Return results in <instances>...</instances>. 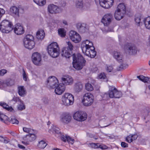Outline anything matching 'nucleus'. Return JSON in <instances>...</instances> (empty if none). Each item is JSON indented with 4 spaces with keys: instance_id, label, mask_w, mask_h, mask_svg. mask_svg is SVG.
I'll use <instances>...</instances> for the list:
<instances>
[{
    "instance_id": "obj_4",
    "label": "nucleus",
    "mask_w": 150,
    "mask_h": 150,
    "mask_svg": "<svg viewBox=\"0 0 150 150\" xmlns=\"http://www.w3.org/2000/svg\"><path fill=\"white\" fill-rule=\"evenodd\" d=\"M13 28L12 23L8 20H4L0 24V30L3 33H8Z\"/></svg>"
},
{
    "instance_id": "obj_52",
    "label": "nucleus",
    "mask_w": 150,
    "mask_h": 150,
    "mask_svg": "<svg viewBox=\"0 0 150 150\" xmlns=\"http://www.w3.org/2000/svg\"><path fill=\"white\" fill-rule=\"evenodd\" d=\"M112 55L114 56H120L121 55L120 52L114 51L112 52Z\"/></svg>"
},
{
    "instance_id": "obj_15",
    "label": "nucleus",
    "mask_w": 150,
    "mask_h": 150,
    "mask_svg": "<svg viewBox=\"0 0 150 150\" xmlns=\"http://www.w3.org/2000/svg\"><path fill=\"white\" fill-rule=\"evenodd\" d=\"M113 19V16L111 13L105 14L101 22L105 26H108L110 23Z\"/></svg>"
},
{
    "instance_id": "obj_10",
    "label": "nucleus",
    "mask_w": 150,
    "mask_h": 150,
    "mask_svg": "<svg viewBox=\"0 0 150 150\" xmlns=\"http://www.w3.org/2000/svg\"><path fill=\"white\" fill-rule=\"evenodd\" d=\"M58 81L57 79L54 76L49 77L47 81V85L48 88H54L58 84Z\"/></svg>"
},
{
    "instance_id": "obj_63",
    "label": "nucleus",
    "mask_w": 150,
    "mask_h": 150,
    "mask_svg": "<svg viewBox=\"0 0 150 150\" xmlns=\"http://www.w3.org/2000/svg\"><path fill=\"white\" fill-rule=\"evenodd\" d=\"M131 136L132 137V139L133 141L134 140H136L138 137V136L136 134H134L133 135H131Z\"/></svg>"
},
{
    "instance_id": "obj_50",
    "label": "nucleus",
    "mask_w": 150,
    "mask_h": 150,
    "mask_svg": "<svg viewBox=\"0 0 150 150\" xmlns=\"http://www.w3.org/2000/svg\"><path fill=\"white\" fill-rule=\"evenodd\" d=\"M68 45V47L69 48V50H71V51H73V45L71 43L69 42H67Z\"/></svg>"
},
{
    "instance_id": "obj_20",
    "label": "nucleus",
    "mask_w": 150,
    "mask_h": 150,
    "mask_svg": "<svg viewBox=\"0 0 150 150\" xmlns=\"http://www.w3.org/2000/svg\"><path fill=\"white\" fill-rule=\"evenodd\" d=\"M14 33L17 35H21L24 33L23 27L20 23H17L15 25L14 29Z\"/></svg>"
},
{
    "instance_id": "obj_26",
    "label": "nucleus",
    "mask_w": 150,
    "mask_h": 150,
    "mask_svg": "<svg viewBox=\"0 0 150 150\" xmlns=\"http://www.w3.org/2000/svg\"><path fill=\"white\" fill-rule=\"evenodd\" d=\"M32 61L36 65L40 66L41 64V57H32Z\"/></svg>"
},
{
    "instance_id": "obj_60",
    "label": "nucleus",
    "mask_w": 150,
    "mask_h": 150,
    "mask_svg": "<svg viewBox=\"0 0 150 150\" xmlns=\"http://www.w3.org/2000/svg\"><path fill=\"white\" fill-rule=\"evenodd\" d=\"M66 5V2L64 1H62L61 2L60 6L59 7L62 8V7H65Z\"/></svg>"
},
{
    "instance_id": "obj_3",
    "label": "nucleus",
    "mask_w": 150,
    "mask_h": 150,
    "mask_svg": "<svg viewBox=\"0 0 150 150\" xmlns=\"http://www.w3.org/2000/svg\"><path fill=\"white\" fill-rule=\"evenodd\" d=\"M59 47L57 43L53 42L48 45V52L50 56H58L59 54Z\"/></svg>"
},
{
    "instance_id": "obj_6",
    "label": "nucleus",
    "mask_w": 150,
    "mask_h": 150,
    "mask_svg": "<svg viewBox=\"0 0 150 150\" xmlns=\"http://www.w3.org/2000/svg\"><path fill=\"white\" fill-rule=\"evenodd\" d=\"M60 54L62 56H82L79 52L77 51H71L68 47L63 48Z\"/></svg>"
},
{
    "instance_id": "obj_28",
    "label": "nucleus",
    "mask_w": 150,
    "mask_h": 150,
    "mask_svg": "<svg viewBox=\"0 0 150 150\" xmlns=\"http://www.w3.org/2000/svg\"><path fill=\"white\" fill-rule=\"evenodd\" d=\"M45 33L42 30H40L38 31L36 34V37L38 40H43L45 36Z\"/></svg>"
},
{
    "instance_id": "obj_19",
    "label": "nucleus",
    "mask_w": 150,
    "mask_h": 150,
    "mask_svg": "<svg viewBox=\"0 0 150 150\" xmlns=\"http://www.w3.org/2000/svg\"><path fill=\"white\" fill-rule=\"evenodd\" d=\"M76 28L81 33H84L87 29V24L85 23H79L76 24Z\"/></svg>"
},
{
    "instance_id": "obj_34",
    "label": "nucleus",
    "mask_w": 150,
    "mask_h": 150,
    "mask_svg": "<svg viewBox=\"0 0 150 150\" xmlns=\"http://www.w3.org/2000/svg\"><path fill=\"white\" fill-rule=\"evenodd\" d=\"M143 22L145 27L148 29H150V17H149L143 19Z\"/></svg>"
},
{
    "instance_id": "obj_31",
    "label": "nucleus",
    "mask_w": 150,
    "mask_h": 150,
    "mask_svg": "<svg viewBox=\"0 0 150 150\" xmlns=\"http://www.w3.org/2000/svg\"><path fill=\"white\" fill-rule=\"evenodd\" d=\"M90 42V41H89L88 40H86L85 41H84L82 43L83 45V44H85V47H83V48L82 49L83 52H84V51H85V54L87 56H89L88 54H90V53H89L88 54L87 52V49H88L87 48L88 47H87V46L88 45V44H89V43Z\"/></svg>"
},
{
    "instance_id": "obj_9",
    "label": "nucleus",
    "mask_w": 150,
    "mask_h": 150,
    "mask_svg": "<svg viewBox=\"0 0 150 150\" xmlns=\"http://www.w3.org/2000/svg\"><path fill=\"white\" fill-rule=\"evenodd\" d=\"M125 51L130 55H135L137 52V49L134 45L127 43L125 44L124 48Z\"/></svg>"
},
{
    "instance_id": "obj_33",
    "label": "nucleus",
    "mask_w": 150,
    "mask_h": 150,
    "mask_svg": "<svg viewBox=\"0 0 150 150\" xmlns=\"http://www.w3.org/2000/svg\"><path fill=\"white\" fill-rule=\"evenodd\" d=\"M9 120V118L8 117L2 112H0V121L6 123V121Z\"/></svg>"
},
{
    "instance_id": "obj_25",
    "label": "nucleus",
    "mask_w": 150,
    "mask_h": 150,
    "mask_svg": "<svg viewBox=\"0 0 150 150\" xmlns=\"http://www.w3.org/2000/svg\"><path fill=\"white\" fill-rule=\"evenodd\" d=\"M50 131L58 137L61 136L62 134L61 133V132L59 129H56L55 126L53 125L52 126V128L50 129Z\"/></svg>"
},
{
    "instance_id": "obj_39",
    "label": "nucleus",
    "mask_w": 150,
    "mask_h": 150,
    "mask_svg": "<svg viewBox=\"0 0 150 150\" xmlns=\"http://www.w3.org/2000/svg\"><path fill=\"white\" fill-rule=\"evenodd\" d=\"M86 89L88 91H91L93 90V87L91 84L87 83L85 84Z\"/></svg>"
},
{
    "instance_id": "obj_58",
    "label": "nucleus",
    "mask_w": 150,
    "mask_h": 150,
    "mask_svg": "<svg viewBox=\"0 0 150 150\" xmlns=\"http://www.w3.org/2000/svg\"><path fill=\"white\" fill-rule=\"evenodd\" d=\"M105 76V75L104 73H101L98 76V78L100 79H104Z\"/></svg>"
},
{
    "instance_id": "obj_41",
    "label": "nucleus",
    "mask_w": 150,
    "mask_h": 150,
    "mask_svg": "<svg viewBox=\"0 0 150 150\" xmlns=\"http://www.w3.org/2000/svg\"><path fill=\"white\" fill-rule=\"evenodd\" d=\"M58 33L59 35L62 37H64L65 35V32L63 28L59 29Z\"/></svg>"
},
{
    "instance_id": "obj_23",
    "label": "nucleus",
    "mask_w": 150,
    "mask_h": 150,
    "mask_svg": "<svg viewBox=\"0 0 150 150\" xmlns=\"http://www.w3.org/2000/svg\"><path fill=\"white\" fill-rule=\"evenodd\" d=\"M11 14L15 18L19 17V9L18 8L15 6L12 7L10 8Z\"/></svg>"
},
{
    "instance_id": "obj_24",
    "label": "nucleus",
    "mask_w": 150,
    "mask_h": 150,
    "mask_svg": "<svg viewBox=\"0 0 150 150\" xmlns=\"http://www.w3.org/2000/svg\"><path fill=\"white\" fill-rule=\"evenodd\" d=\"M83 84L80 82H77L75 83L74 86V90L76 93H79L82 90Z\"/></svg>"
},
{
    "instance_id": "obj_42",
    "label": "nucleus",
    "mask_w": 150,
    "mask_h": 150,
    "mask_svg": "<svg viewBox=\"0 0 150 150\" xmlns=\"http://www.w3.org/2000/svg\"><path fill=\"white\" fill-rule=\"evenodd\" d=\"M128 66V65L126 64H122L119 67V68H117V69L118 71L121 70L122 69H124L126 68Z\"/></svg>"
},
{
    "instance_id": "obj_11",
    "label": "nucleus",
    "mask_w": 150,
    "mask_h": 150,
    "mask_svg": "<svg viewBox=\"0 0 150 150\" xmlns=\"http://www.w3.org/2000/svg\"><path fill=\"white\" fill-rule=\"evenodd\" d=\"M73 117L76 120L79 121H82L85 120L87 117L86 113L82 111H77L74 115Z\"/></svg>"
},
{
    "instance_id": "obj_30",
    "label": "nucleus",
    "mask_w": 150,
    "mask_h": 150,
    "mask_svg": "<svg viewBox=\"0 0 150 150\" xmlns=\"http://www.w3.org/2000/svg\"><path fill=\"white\" fill-rule=\"evenodd\" d=\"M117 10L122 13L125 14L126 12V7L124 4H120L117 8Z\"/></svg>"
},
{
    "instance_id": "obj_49",
    "label": "nucleus",
    "mask_w": 150,
    "mask_h": 150,
    "mask_svg": "<svg viewBox=\"0 0 150 150\" xmlns=\"http://www.w3.org/2000/svg\"><path fill=\"white\" fill-rule=\"evenodd\" d=\"M67 137L68 136L67 135H65V136L64 135H62V134H61V136H60L59 137H60L61 139L63 141L66 142L67 140Z\"/></svg>"
},
{
    "instance_id": "obj_7",
    "label": "nucleus",
    "mask_w": 150,
    "mask_h": 150,
    "mask_svg": "<svg viewBox=\"0 0 150 150\" xmlns=\"http://www.w3.org/2000/svg\"><path fill=\"white\" fill-rule=\"evenodd\" d=\"M62 100L64 105L66 106H69L73 103L74 96L71 93H66L63 95Z\"/></svg>"
},
{
    "instance_id": "obj_64",
    "label": "nucleus",
    "mask_w": 150,
    "mask_h": 150,
    "mask_svg": "<svg viewBox=\"0 0 150 150\" xmlns=\"http://www.w3.org/2000/svg\"><path fill=\"white\" fill-rule=\"evenodd\" d=\"M18 146L21 149H25V147L24 146L20 144L18 145Z\"/></svg>"
},
{
    "instance_id": "obj_44",
    "label": "nucleus",
    "mask_w": 150,
    "mask_h": 150,
    "mask_svg": "<svg viewBox=\"0 0 150 150\" xmlns=\"http://www.w3.org/2000/svg\"><path fill=\"white\" fill-rule=\"evenodd\" d=\"M137 78L140 80L142 81L144 83H146V80L147 79V77L144 76H137Z\"/></svg>"
},
{
    "instance_id": "obj_16",
    "label": "nucleus",
    "mask_w": 150,
    "mask_h": 150,
    "mask_svg": "<svg viewBox=\"0 0 150 150\" xmlns=\"http://www.w3.org/2000/svg\"><path fill=\"white\" fill-rule=\"evenodd\" d=\"M89 5L88 3L84 4L82 0H77L75 2L76 7L81 10H86L89 7Z\"/></svg>"
},
{
    "instance_id": "obj_18",
    "label": "nucleus",
    "mask_w": 150,
    "mask_h": 150,
    "mask_svg": "<svg viewBox=\"0 0 150 150\" xmlns=\"http://www.w3.org/2000/svg\"><path fill=\"white\" fill-rule=\"evenodd\" d=\"M71 117L70 115L67 113L63 114L61 117L60 120L64 124H68L71 121Z\"/></svg>"
},
{
    "instance_id": "obj_35",
    "label": "nucleus",
    "mask_w": 150,
    "mask_h": 150,
    "mask_svg": "<svg viewBox=\"0 0 150 150\" xmlns=\"http://www.w3.org/2000/svg\"><path fill=\"white\" fill-rule=\"evenodd\" d=\"M47 145V144L44 141L41 140L39 142L38 146L39 148L40 149H43L46 147Z\"/></svg>"
},
{
    "instance_id": "obj_62",
    "label": "nucleus",
    "mask_w": 150,
    "mask_h": 150,
    "mask_svg": "<svg viewBox=\"0 0 150 150\" xmlns=\"http://www.w3.org/2000/svg\"><path fill=\"white\" fill-rule=\"evenodd\" d=\"M13 81L11 79H10L8 82H7L6 84L8 86H11L13 84Z\"/></svg>"
},
{
    "instance_id": "obj_55",
    "label": "nucleus",
    "mask_w": 150,
    "mask_h": 150,
    "mask_svg": "<svg viewBox=\"0 0 150 150\" xmlns=\"http://www.w3.org/2000/svg\"><path fill=\"white\" fill-rule=\"evenodd\" d=\"M119 62H122L123 61L122 57H114Z\"/></svg>"
},
{
    "instance_id": "obj_13",
    "label": "nucleus",
    "mask_w": 150,
    "mask_h": 150,
    "mask_svg": "<svg viewBox=\"0 0 150 150\" xmlns=\"http://www.w3.org/2000/svg\"><path fill=\"white\" fill-rule=\"evenodd\" d=\"M62 84L65 86H71L74 83V79L71 76L65 75L63 76L61 78Z\"/></svg>"
},
{
    "instance_id": "obj_54",
    "label": "nucleus",
    "mask_w": 150,
    "mask_h": 150,
    "mask_svg": "<svg viewBox=\"0 0 150 150\" xmlns=\"http://www.w3.org/2000/svg\"><path fill=\"white\" fill-rule=\"evenodd\" d=\"M93 47L94 48L93 50H91V52H92L93 53V54L91 55V54H90H90H89V56H91V55L92 56H96V51H95L94 50L95 49V48H94V47Z\"/></svg>"
},
{
    "instance_id": "obj_45",
    "label": "nucleus",
    "mask_w": 150,
    "mask_h": 150,
    "mask_svg": "<svg viewBox=\"0 0 150 150\" xmlns=\"http://www.w3.org/2000/svg\"><path fill=\"white\" fill-rule=\"evenodd\" d=\"M132 137L131 135L127 136L126 138V141L129 143H130L133 141L132 139Z\"/></svg>"
},
{
    "instance_id": "obj_53",
    "label": "nucleus",
    "mask_w": 150,
    "mask_h": 150,
    "mask_svg": "<svg viewBox=\"0 0 150 150\" xmlns=\"http://www.w3.org/2000/svg\"><path fill=\"white\" fill-rule=\"evenodd\" d=\"M7 72V70L6 69H1L0 70V76H3Z\"/></svg>"
},
{
    "instance_id": "obj_43",
    "label": "nucleus",
    "mask_w": 150,
    "mask_h": 150,
    "mask_svg": "<svg viewBox=\"0 0 150 150\" xmlns=\"http://www.w3.org/2000/svg\"><path fill=\"white\" fill-rule=\"evenodd\" d=\"M10 121L13 124H18L19 123L18 121L14 117L11 118Z\"/></svg>"
},
{
    "instance_id": "obj_56",
    "label": "nucleus",
    "mask_w": 150,
    "mask_h": 150,
    "mask_svg": "<svg viewBox=\"0 0 150 150\" xmlns=\"http://www.w3.org/2000/svg\"><path fill=\"white\" fill-rule=\"evenodd\" d=\"M113 69V68L112 66H107L106 70L108 72H111L112 71Z\"/></svg>"
},
{
    "instance_id": "obj_2",
    "label": "nucleus",
    "mask_w": 150,
    "mask_h": 150,
    "mask_svg": "<svg viewBox=\"0 0 150 150\" xmlns=\"http://www.w3.org/2000/svg\"><path fill=\"white\" fill-rule=\"evenodd\" d=\"M73 67L76 69L79 70L85 65L86 61L83 57H73Z\"/></svg>"
},
{
    "instance_id": "obj_57",
    "label": "nucleus",
    "mask_w": 150,
    "mask_h": 150,
    "mask_svg": "<svg viewBox=\"0 0 150 150\" xmlns=\"http://www.w3.org/2000/svg\"><path fill=\"white\" fill-rule=\"evenodd\" d=\"M93 44L92 42H90L89 43V44H88V45L87 46V47H88V48L87 50V53L88 54L89 53V49L91 47H92L93 46Z\"/></svg>"
},
{
    "instance_id": "obj_32",
    "label": "nucleus",
    "mask_w": 150,
    "mask_h": 150,
    "mask_svg": "<svg viewBox=\"0 0 150 150\" xmlns=\"http://www.w3.org/2000/svg\"><path fill=\"white\" fill-rule=\"evenodd\" d=\"M18 93L21 96L23 97L26 93V91L23 86H19L18 87Z\"/></svg>"
},
{
    "instance_id": "obj_40",
    "label": "nucleus",
    "mask_w": 150,
    "mask_h": 150,
    "mask_svg": "<svg viewBox=\"0 0 150 150\" xmlns=\"http://www.w3.org/2000/svg\"><path fill=\"white\" fill-rule=\"evenodd\" d=\"M10 141L9 139L6 137H3L0 136V142H3L5 144L8 143Z\"/></svg>"
},
{
    "instance_id": "obj_38",
    "label": "nucleus",
    "mask_w": 150,
    "mask_h": 150,
    "mask_svg": "<svg viewBox=\"0 0 150 150\" xmlns=\"http://www.w3.org/2000/svg\"><path fill=\"white\" fill-rule=\"evenodd\" d=\"M17 108L18 109L20 110H22L25 109V106L23 101L21 102L18 105Z\"/></svg>"
},
{
    "instance_id": "obj_46",
    "label": "nucleus",
    "mask_w": 150,
    "mask_h": 150,
    "mask_svg": "<svg viewBox=\"0 0 150 150\" xmlns=\"http://www.w3.org/2000/svg\"><path fill=\"white\" fill-rule=\"evenodd\" d=\"M12 101H14L16 103H17L18 102H19L20 103L22 101L19 98V97H16L15 96H14L13 98L11 100Z\"/></svg>"
},
{
    "instance_id": "obj_17",
    "label": "nucleus",
    "mask_w": 150,
    "mask_h": 150,
    "mask_svg": "<svg viewBox=\"0 0 150 150\" xmlns=\"http://www.w3.org/2000/svg\"><path fill=\"white\" fill-rule=\"evenodd\" d=\"M113 0H99L100 6L105 8H108L112 5Z\"/></svg>"
},
{
    "instance_id": "obj_8",
    "label": "nucleus",
    "mask_w": 150,
    "mask_h": 150,
    "mask_svg": "<svg viewBox=\"0 0 150 150\" xmlns=\"http://www.w3.org/2000/svg\"><path fill=\"white\" fill-rule=\"evenodd\" d=\"M94 99V96L91 93H86L83 97L82 102L83 105L86 106L91 105L93 102Z\"/></svg>"
},
{
    "instance_id": "obj_27",
    "label": "nucleus",
    "mask_w": 150,
    "mask_h": 150,
    "mask_svg": "<svg viewBox=\"0 0 150 150\" xmlns=\"http://www.w3.org/2000/svg\"><path fill=\"white\" fill-rule=\"evenodd\" d=\"M144 18L139 14H137L135 15V18H134V20L136 22V24L138 26L140 25V24L142 23V22H141V20H142L143 21Z\"/></svg>"
},
{
    "instance_id": "obj_36",
    "label": "nucleus",
    "mask_w": 150,
    "mask_h": 150,
    "mask_svg": "<svg viewBox=\"0 0 150 150\" xmlns=\"http://www.w3.org/2000/svg\"><path fill=\"white\" fill-rule=\"evenodd\" d=\"M37 4L40 6H42L46 4V0H33Z\"/></svg>"
},
{
    "instance_id": "obj_21",
    "label": "nucleus",
    "mask_w": 150,
    "mask_h": 150,
    "mask_svg": "<svg viewBox=\"0 0 150 150\" xmlns=\"http://www.w3.org/2000/svg\"><path fill=\"white\" fill-rule=\"evenodd\" d=\"M55 89V92L57 95L62 94L64 91L66 87L63 84L60 83Z\"/></svg>"
},
{
    "instance_id": "obj_61",
    "label": "nucleus",
    "mask_w": 150,
    "mask_h": 150,
    "mask_svg": "<svg viewBox=\"0 0 150 150\" xmlns=\"http://www.w3.org/2000/svg\"><path fill=\"white\" fill-rule=\"evenodd\" d=\"M41 54L39 52H36L33 53L32 56H41Z\"/></svg>"
},
{
    "instance_id": "obj_59",
    "label": "nucleus",
    "mask_w": 150,
    "mask_h": 150,
    "mask_svg": "<svg viewBox=\"0 0 150 150\" xmlns=\"http://www.w3.org/2000/svg\"><path fill=\"white\" fill-rule=\"evenodd\" d=\"M121 146L122 147L127 148L128 147V144L124 142H122L121 143Z\"/></svg>"
},
{
    "instance_id": "obj_37",
    "label": "nucleus",
    "mask_w": 150,
    "mask_h": 150,
    "mask_svg": "<svg viewBox=\"0 0 150 150\" xmlns=\"http://www.w3.org/2000/svg\"><path fill=\"white\" fill-rule=\"evenodd\" d=\"M4 109L10 112H12L14 111L13 108L11 106H9L7 104L4 102L2 106Z\"/></svg>"
},
{
    "instance_id": "obj_51",
    "label": "nucleus",
    "mask_w": 150,
    "mask_h": 150,
    "mask_svg": "<svg viewBox=\"0 0 150 150\" xmlns=\"http://www.w3.org/2000/svg\"><path fill=\"white\" fill-rule=\"evenodd\" d=\"M23 130L24 132L28 133H29L30 132H31L32 130L33 131V129H31L30 128L26 127H23Z\"/></svg>"
},
{
    "instance_id": "obj_14",
    "label": "nucleus",
    "mask_w": 150,
    "mask_h": 150,
    "mask_svg": "<svg viewBox=\"0 0 150 150\" xmlns=\"http://www.w3.org/2000/svg\"><path fill=\"white\" fill-rule=\"evenodd\" d=\"M69 35L71 40L75 43H79L81 40L80 35L76 32L73 30L70 31Z\"/></svg>"
},
{
    "instance_id": "obj_22",
    "label": "nucleus",
    "mask_w": 150,
    "mask_h": 150,
    "mask_svg": "<svg viewBox=\"0 0 150 150\" xmlns=\"http://www.w3.org/2000/svg\"><path fill=\"white\" fill-rule=\"evenodd\" d=\"M36 138V136L35 134H27L23 137V139L24 141L28 142L35 140Z\"/></svg>"
},
{
    "instance_id": "obj_5",
    "label": "nucleus",
    "mask_w": 150,
    "mask_h": 150,
    "mask_svg": "<svg viewBox=\"0 0 150 150\" xmlns=\"http://www.w3.org/2000/svg\"><path fill=\"white\" fill-rule=\"evenodd\" d=\"M34 38L31 35H26L23 40V43L24 47L28 49H33L35 45L34 41Z\"/></svg>"
},
{
    "instance_id": "obj_48",
    "label": "nucleus",
    "mask_w": 150,
    "mask_h": 150,
    "mask_svg": "<svg viewBox=\"0 0 150 150\" xmlns=\"http://www.w3.org/2000/svg\"><path fill=\"white\" fill-rule=\"evenodd\" d=\"M67 141L68 142L70 143L71 144H73L74 142V139H72L68 136Z\"/></svg>"
},
{
    "instance_id": "obj_1",
    "label": "nucleus",
    "mask_w": 150,
    "mask_h": 150,
    "mask_svg": "<svg viewBox=\"0 0 150 150\" xmlns=\"http://www.w3.org/2000/svg\"><path fill=\"white\" fill-rule=\"evenodd\" d=\"M122 92L118 91L114 86H110L108 94L106 93L104 95V97H106V99L110 98H120L122 96Z\"/></svg>"
},
{
    "instance_id": "obj_12",
    "label": "nucleus",
    "mask_w": 150,
    "mask_h": 150,
    "mask_svg": "<svg viewBox=\"0 0 150 150\" xmlns=\"http://www.w3.org/2000/svg\"><path fill=\"white\" fill-rule=\"evenodd\" d=\"M47 10L50 13L55 14L61 12L62 9L56 5L51 4L48 6Z\"/></svg>"
},
{
    "instance_id": "obj_47",
    "label": "nucleus",
    "mask_w": 150,
    "mask_h": 150,
    "mask_svg": "<svg viewBox=\"0 0 150 150\" xmlns=\"http://www.w3.org/2000/svg\"><path fill=\"white\" fill-rule=\"evenodd\" d=\"M23 76L24 80L25 81H27L28 78L27 74H26L24 69H23Z\"/></svg>"
},
{
    "instance_id": "obj_29",
    "label": "nucleus",
    "mask_w": 150,
    "mask_h": 150,
    "mask_svg": "<svg viewBox=\"0 0 150 150\" xmlns=\"http://www.w3.org/2000/svg\"><path fill=\"white\" fill-rule=\"evenodd\" d=\"M124 14L120 11L116 10L114 13V17L117 20H120L123 18Z\"/></svg>"
}]
</instances>
